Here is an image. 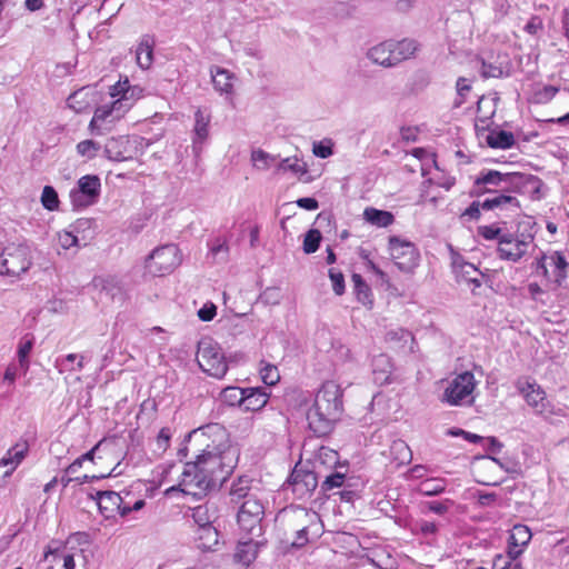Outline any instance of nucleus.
Masks as SVG:
<instances>
[{
  "mask_svg": "<svg viewBox=\"0 0 569 569\" xmlns=\"http://www.w3.org/2000/svg\"><path fill=\"white\" fill-rule=\"evenodd\" d=\"M212 438L206 443L196 461L187 462L179 482V490L201 499L209 491L216 490L230 477L238 462L239 452L230 443L227 430L219 423L198 428L190 437Z\"/></svg>",
  "mask_w": 569,
  "mask_h": 569,
  "instance_id": "nucleus-1",
  "label": "nucleus"
},
{
  "mask_svg": "<svg viewBox=\"0 0 569 569\" xmlns=\"http://www.w3.org/2000/svg\"><path fill=\"white\" fill-rule=\"evenodd\" d=\"M532 176L520 172L502 173L498 170H482L473 181L471 196H493V192L521 193Z\"/></svg>",
  "mask_w": 569,
  "mask_h": 569,
  "instance_id": "nucleus-2",
  "label": "nucleus"
},
{
  "mask_svg": "<svg viewBox=\"0 0 569 569\" xmlns=\"http://www.w3.org/2000/svg\"><path fill=\"white\" fill-rule=\"evenodd\" d=\"M342 412V393H316L307 413L310 430L317 437L329 435Z\"/></svg>",
  "mask_w": 569,
  "mask_h": 569,
  "instance_id": "nucleus-3",
  "label": "nucleus"
},
{
  "mask_svg": "<svg viewBox=\"0 0 569 569\" xmlns=\"http://www.w3.org/2000/svg\"><path fill=\"white\" fill-rule=\"evenodd\" d=\"M129 81L118 82L111 89V97H118L110 104H103L94 110L93 117L89 123V130L92 134L102 136L110 131L112 126L123 117L130 109L128 101Z\"/></svg>",
  "mask_w": 569,
  "mask_h": 569,
  "instance_id": "nucleus-4",
  "label": "nucleus"
},
{
  "mask_svg": "<svg viewBox=\"0 0 569 569\" xmlns=\"http://www.w3.org/2000/svg\"><path fill=\"white\" fill-rule=\"evenodd\" d=\"M197 362L203 372L214 378H222L228 370L221 347L210 337L198 342Z\"/></svg>",
  "mask_w": 569,
  "mask_h": 569,
  "instance_id": "nucleus-5",
  "label": "nucleus"
},
{
  "mask_svg": "<svg viewBox=\"0 0 569 569\" xmlns=\"http://www.w3.org/2000/svg\"><path fill=\"white\" fill-rule=\"evenodd\" d=\"M32 264L31 250L26 243H9L0 253V273L19 277Z\"/></svg>",
  "mask_w": 569,
  "mask_h": 569,
  "instance_id": "nucleus-6",
  "label": "nucleus"
},
{
  "mask_svg": "<svg viewBox=\"0 0 569 569\" xmlns=\"http://www.w3.org/2000/svg\"><path fill=\"white\" fill-rule=\"evenodd\" d=\"M533 240L535 234L531 232L507 230L498 242V257L505 261L519 262L532 247Z\"/></svg>",
  "mask_w": 569,
  "mask_h": 569,
  "instance_id": "nucleus-7",
  "label": "nucleus"
},
{
  "mask_svg": "<svg viewBox=\"0 0 569 569\" xmlns=\"http://www.w3.org/2000/svg\"><path fill=\"white\" fill-rule=\"evenodd\" d=\"M182 261L179 248L169 243L156 248L146 259V269L152 276L171 273Z\"/></svg>",
  "mask_w": 569,
  "mask_h": 569,
  "instance_id": "nucleus-8",
  "label": "nucleus"
},
{
  "mask_svg": "<svg viewBox=\"0 0 569 569\" xmlns=\"http://www.w3.org/2000/svg\"><path fill=\"white\" fill-rule=\"evenodd\" d=\"M517 193L493 192L485 199V211H492L499 224L506 226L509 219L520 216L522 209Z\"/></svg>",
  "mask_w": 569,
  "mask_h": 569,
  "instance_id": "nucleus-9",
  "label": "nucleus"
},
{
  "mask_svg": "<svg viewBox=\"0 0 569 569\" xmlns=\"http://www.w3.org/2000/svg\"><path fill=\"white\" fill-rule=\"evenodd\" d=\"M264 515V507L260 499L250 496L240 506L238 511V525L241 530L252 537H259L262 532L261 521Z\"/></svg>",
  "mask_w": 569,
  "mask_h": 569,
  "instance_id": "nucleus-10",
  "label": "nucleus"
},
{
  "mask_svg": "<svg viewBox=\"0 0 569 569\" xmlns=\"http://www.w3.org/2000/svg\"><path fill=\"white\" fill-rule=\"evenodd\" d=\"M389 252L399 270L403 272L412 271L419 261V252L416 246L397 236L389 238Z\"/></svg>",
  "mask_w": 569,
  "mask_h": 569,
  "instance_id": "nucleus-11",
  "label": "nucleus"
},
{
  "mask_svg": "<svg viewBox=\"0 0 569 569\" xmlns=\"http://www.w3.org/2000/svg\"><path fill=\"white\" fill-rule=\"evenodd\" d=\"M100 178L94 174H87L78 180L77 188L70 191V199L73 207L86 208L97 202L100 196Z\"/></svg>",
  "mask_w": 569,
  "mask_h": 569,
  "instance_id": "nucleus-12",
  "label": "nucleus"
},
{
  "mask_svg": "<svg viewBox=\"0 0 569 569\" xmlns=\"http://www.w3.org/2000/svg\"><path fill=\"white\" fill-rule=\"evenodd\" d=\"M96 500L100 512L106 517L110 518L114 512L124 517L129 515V502L126 501L119 492L116 491H98Z\"/></svg>",
  "mask_w": 569,
  "mask_h": 569,
  "instance_id": "nucleus-13",
  "label": "nucleus"
},
{
  "mask_svg": "<svg viewBox=\"0 0 569 569\" xmlns=\"http://www.w3.org/2000/svg\"><path fill=\"white\" fill-rule=\"evenodd\" d=\"M104 154L111 161H127L133 158L130 140L128 137L120 136L111 138L104 146Z\"/></svg>",
  "mask_w": 569,
  "mask_h": 569,
  "instance_id": "nucleus-14",
  "label": "nucleus"
},
{
  "mask_svg": "<svg viewBox=\"0 0 569 569\" xmlns=\"http://www.w3.org/2000/svg\"><path fill=\"white\" fill-rule=\"evenodd\" d=\"M531 537V531L526 525H515L510 530L508 556L517 559L523 552Z\"/></svg>",
  "mask_w": 569,
  "mask_h": 569,
  "instance_id": "nucleus-15",
  "label": "nucleus"
},
{
  "mask_svg": "<svg viewBox=\"0 0 569 569\" xmlns=\"http://www.w3.org/2000/svg\"><path fill=\"white\" fill-rule=\"evenodd\" d=\"M92 286L111 300L122 299L123 288L120 280L114 276H96L92 279Z\"/></svg>",
  "mask_w": 569,
  "mask_h": 569,
  "instance_id": "nucleus-16",
  "label": "nucleus"
},
{
  "mask_svg": "<svg viewBox=\"0 0 569 569\" xmlns=\"http://www.w3.org/2000/svg\"><path fill=\"white\" fill-rule=\"evenodd\" d=\"M390 41H382L367 51V58L375 64L381 66L383 68H393L395 61L392 57V49L390 47Z\"/></svg>",
  "mask_w": 569,
  "mask_h": 569,
  "instance_id": "nucleus-17",
  "label": "nucleus"
},
{
  "mask_svg": "<svg viewBox=\"0 0 569 569\" xmlns=\"http://www.w3.org/2000/svg\"><path fill=\"white\" fill-rule=\"evenodd\" d=\"M390 47L392 49V57L395 61V66H398L405 60H408L415 57L416 52L419 50L420 44L415 39H402L400 41L389 40Z\"/></svg>",
  "mask_w": 569,
  "mask_h": 569,
  "instance_id": "nucleus-18",
  "label": "nucleus"
},
{
  "mask_svg": "<svg viewBox=\"0 0 569 569\" xmlns=\"http://www.w3.org/2000/svg\"><path fill=\"white\" fill-rule=\"evenodd\" d=\"M26 452L27 447L24 445H16L7 451L6 456L0 460V471H2L3 479L12 475L23 460Z\"/></svg>",
  "mask_w": 569,
  "mask_h": 569,
  "instance_id": "nucleus-19",
  "label": "nucleus"
},
{
  "mask_svg": "<svg viewBox=\"0 0 569 569\" xmlns=\"http://www.w3.org/2000/svg\"><path fill=\"white\" fill-rule=\"evenodd\" d=\"M194 120L192 148L193 152L198 154L201 151V144L209 136L210 117L208 114L206 116L201 109H198L194 112Z\"/></svg>",
  "mask_w": 569,
  "mask_h": 569,
  "instance_id": "nucleus-20",
  "label": "nucleus"
},
{
  "mask_svg": "<svg viewBox=\"0 0 569 569\" xmlns=\"http://www.w3.org/2000/svg\"><path fill=\"white\" fill-rule=\"evenodd\" d=\"M392 373V363L390 358L380 353L372 359V376L377 386H383L390 381Z\"/></svg>",
  "mask_w": 569,
  "mask_h": 569,
  "instance_id": "nucleus-21",
  "label": "nucleus"
},
{
  "mask_svg": "<svg viewBox=\"0 0 569 569\" xmlns=\"http://www.w3.org/2000/svg\"><path fill=\"white\" fill-rule=\"evenodd\" d=\"M476 386L477 381L470 371L461 372L451 380H441L443 391H473Z\"/></svg>",
  "mask_w": 569,
  "mask_h": 569,
  "instance_id": "nucleus-22",
  "label": "nucleus"
},
{
  "mask_svg": "<svg viewBox=\"0 0 569 569\" xmlns=\"http://www.w3.org/2000/svg\"><path fill=\"white\" fill-rule=\"evenodd\" d=\"M548 258V267L551 269L553 281L561 286L565 279L567 278V269L568 262L565 256L560 251H553L550 254H547Z\"/></svg>",
  "mask_w": 569,
  "mask_h": 569,
  "instance_id": "nucleus-23",
  "label": "nucleus"
},
{
  "mask_svg": "<svg viewBox=\"0 0 569 569\" xmlns=\"http://www.w3.org/2000/svg\"><path fill=\"white\" fill-rule=\"evenodd\" d=\"M270 393H239L237 407L243 411H257L262 409L268 400Z\"/></svg>",
  "mask_w": 569,
  "mask_h": 569,
  "instance_id": "nucleus-24",
  "label": "nucleus"
},
{
  "mask_svg": "<svg viewBox=\"0 0 569 569\" xmlns=\"http://www.w3.org/2000/svg\"><path fill=\"white\" fill-rule=\"evenodd\" d=\"M154 40L150 36H143L137 46V63L142 69H148L153 62Z\"/></svg>",
  "mask_w": 569,
  "mask_h": 569,
  "instance_id": "nucleus-25",
  "label": "nucleus"
},
{
  "mask_svg": "<svg viewBox=\"0 0 569 569\" xmlns=\"http://www.w3.org/2000/svg\"><path fill=\"white\" fill-rule=\"evenodd\" d=\"M259 542L249 539L240 541L234 552V560L241 565L249 566L258 555Z\"/></svg>",
  "mask_w": 569,
  "mask_h": 569,
  "instance_id": "nucleus-26",
  "label": "nucleus"
},
{
  "mask_svg": "<svg viewBox=\"0 0 569 569\" xmlns=\"http://www.w3.org/2000/svg\"><path fill=\"white\" fill-rule=\"evenodd\" d=\"M291 480L293 490L300 491L301 495L313 491L318 483L316 473L311 471H293L291 475Z\"/></svg>",
  "mask_w": 569,
  "mask_h": 569,
  "instance_id": "nucleus-27",
  "label": "nucleus"
},
{
  "mask_svg": "<svg viewBox=\"0 0 569 569\" xmlns=\"http://www.w3.org/2000/svg\"><path fill=\"white\" fill-rule=\"evenodd\" d=\"M525 399L536 413L549 416L555 412V406L547 393H525Z\"/></svg>",
  "mask_w": 569,
  "mask_h": 569,
  "instance_id": "nucleus-28",
  "label": "nucleus"
},
{
  "mask_svg": "<svg viewBox=\"0 0 569 569\" xmlns=\"http://www.w3.org/2000/svg\"><path fill=\"white\" fill-rule=\"evenodd\" d=\"M486 142L493 149H509L516 143L515 136L506 130H491L486 137Z\"/></svg>",
  "mask_w": 569,
  "mask_h": 569,
  "instance_id": "nucleus-29",
  "label": "nucleus"
},
{
  "mask_svg": "<svg viewBox=\"0 0 569 569\" xmlns=\"http://www.w3.org/2000/svg\"><path fill=\"white\" fill-rule=\"evenodd\" d=\"M363 218L367 222L379 228H387L395 221V217L390 211L379 210L372 207L365 209Z\"/></svg>",
  "mask_w": 569,
  "mask_h": 569,
  "instance_id": "nucleus-30",
  "label": "nucleus"
},
{
  "mask_svg": "<svg viewBox=\"0 0 569 569\" xmlns=\"http://www.w3.org/2000/svg\"><path fill=\"white\" fill-rule=\"evenodd\" d=\"M351 280L353 283V289H355L358 301L365 306H367V305L371 306L372 305V292H371L370 287L363 280V278L358 273H353L351 277Z\"/></svg>",
  "mask_w": 569,
  "mask_h": 569,
  "instance_id": "nucleus-31",
  "label": "nucleus"
},
{
  "mask_svg": "<svg viewBox=\"0 0 569 569\" xmlns=\"http://www.w3.org/2000/svg\"><path fill=\"white\" fill-rule=\"evenodd\" d=\"M212 73V82L214 86V89L217 91H220L221 93H230L232 90V74L221 68H217V70Z\"/></svg>",
  "mask_w": 569,
  "mask_h": 569,
  "instance_id": "nucleus-32",
  "label": "nucleus"
},
{
  "mask_svg": "<svg viewBox=\"0 0 569 569\" xmlns=\"http://www.w3.org/2000/svg\"><path fill=\"white\" fill-rule=\"evenodd\" d=\"M479 400L478 397H472V393H442L440 401L448 406L463 407L476 405Z\"/></svg>",
  "mask_w": 569,
  "mask_h": 569,
  "instance_id": "nucleus-33",
  "label": "nucleus"
},
{
  "mask_svg": "<svg viewBox=\"0 0 569 569\" xmlns=\"http://www.w3.org/2000/svg\"><path fill=\"white\" fill-rule=\"evenodd\" d=\"M198 539L201 541L199 547L202 549H210L213 545L218 543V531L210 522H204L199 529Z\"/></svg>",
  "mask_w": 569,
  "mask_h": 569,
  "instance_id": "nucleus-34",
  "label": "nucleus"
},
{
  "mask_svg": "<svg viewBox=\"0 0 569 569\" xmlns=\"http://www.w3.org/2000/svg\"><path fill=\"white\" fill-rule=\"evenodd\" d=\"M84 356L77 353H69L64 357L57 359V366L60 371L64 370H81L83 368Z\"/></svg>",
  "mask_w": 569,
  "mask_h": 569,
  "instance_id": "nucleus-35",
  "label": "nucleus"
},
{
  "mask_svg": "<svg viewBox=\"0 0 569 569\" xmlns=\"http://www.w3.org/2000/svg\"><path fill=\"white\" fill-rule=\"evenodd\" d=\"M507 230L506 226L499 224V222L497 224L480 226L477 229L478 234L485 240H497L498 242Z\"/></svg>",
  "mask_w": 569,
  "mask_h": 569,
  "instance_id": "nucleus-36",
  "label": "nucleus"
},
{
  "mask_svg": "<svg viewBox=\"0 0 569 569\" xmlns=\"http://www.w3.org/2000/svg\"><path fill=\"white\" fill-rule=\"evenodd\" d=\"M260 378L266 386L273 387L279 382L280 373L276 366L261 361Z\"/></svg>",
  "mask_w": 569,
  "mask_h": 569,
  "instance_id": "nucleus-37",
  "label": "nucleus"
},
{
  "mask_svg": "<svg viewBox=\"0 0 569 569\" xmlns=\"http://www.w3.org/2000/svg\"><path fill=\"white\" fill-rule=\"evenodd\" d=\"M457 98L453 102L455 108H460L467 100L471 91V81L465 77H459L456 82Z\"/></svg>",
  "mask_w": 569,
  "mask_h": 569,
  "instance_id": "nucleus-38",
  "label": "nucleus"
},
{
  "mask_svg": "<svg viewBox=\"0 0 569 569\" xmlns=\"http://www.w3.org/2000/svg\"><path fill=\"white\" fill-rule=\"evenodd\" d=\"M446 489L443 479H430L421 482L419 491L423 496H437Z\"/></svg>",
  "mask_w": 569,
  "mask_h": 569,
  "instance_id": "nucleus-39",
  "label": "nucleus"
},
{
  "mask_svg": "<svg viewBox=\"0 0 569 569\" xmlns=\"http://www.w3.org/2000/svg\"><path fill=\"white\" fill-rule=\"evenodd\" d=\"M276 158V156H272L261 149H257L251 152V160L253 166L260 170H267L270 168Z\"/></svg>",
  "mask_w": 569,
  "mask_h": 569,
  "instance_id": "nucleus-40",
  "label": "nucleus"
},
{
  "mask_svg": "<svg viewBox=\"0 0 569 569\" xmlns=\"http://www.w3.org/2000/svg\"><path fill=\"white\" fill-rule=\"evenodd\" d=\"M41 203L47 210L50 211L57 210L59 208L58 193L53 187L46 186L43 188L41 194Z\"/></svg>",
  "mask_w": 569,
  "mask_h": 569,
  "instance_id": "nucleus-41",
  "label": "nucleus"
},
{
  "mask_svg": "<svg viewBox=\"0 0 569 569\" xmlns=\"http://www.w3.org/2000/svg\"><path fill=\"white\" fill-rule=\"evenodd\" d=\"M278 171H291L296 174H305L307 172V168L305 163H300L297 158H286L282 159L277 168Z\"/></svg>",
  "mask_w": 569,
  "mask_h": 569,
  "instance_id": "nucleus-42",
  "label": "nucleus"
},
{
  "mask_svg": "<svg viewBox=\"0 0 569 569\" xmlns=\"http://www.w3.org/2000/svg\"><path fill=\"white\" fill-rule=\"evenodd\" d=\"M321 233L317 229H310L303 239V251L306 253H313L318 250L320 241H321Z\"/></svg>",
  "mask_w": 569,
  "mask_h": 569,
  "instance_id": "nucleus-43",
  "label": "nucleus"
},
{
  "mask_svg": "<svg viewBox=\"0 0 569 569\" xmlns=\"http://www.w3.org/2000/svg\"><path fill=\"white\" fill-rule=\"evenodd\" d=\"M210 253L220 261H226L229 253V247L226 239L216 238L209 243Z\"/></svg>",
  "mask_w": 569,
  "mask_h": 569,
  "instance_id": "nucleus-44",
  "label": "nucleus"
},
{
  "mask_svg": "<svg viewBox=\"0 0 569 569\" xmlns=\"http://www.w3.org/2000/svg\"><path fill=\"white\" fill-rule=\"evenodd\" d=\"M452 264L466 281L469 280V277H475L476 274L482 276V273L475 267V264L466 262L461 258L455 259Z\"/></svg>",
  "mask_w": 569,
  "mask_h": 569,
  "instance_id": "nucleus-45",
  "label": "nucleus"
},
{
  "mask_svg": "<svg viewBox=\"0 0 569 569\" xmlns=\"http://www.w3.org/2000/svg\"><path fill=\"white\" fill-rule=\"evenodd\" d=\"M558 91L559 89L557 87L550 84L538 88L533 92V101L536 103H548L553 99Z\"/></svg>",
  "mask_w": 569,
  "mask_h": 569,
  "instance_id": "nucleus-46",
  "label": "nucleus"
},
{
  "mask_svg": "<svg viewBox=\"0 0 569 569\" xmlns=\"http://www.w3.org/2000/svg\"><path fill=\"white\" fill-rule=\"evenodd\" d=\"M249 480L240 478L238 482L233 483L230 490L232 500L247 499L252 496L250 492Z\"/></svg>",
  "mask_w": 569,
  "mask_h": 569,
  "instance_id": "nucleus-47",
  "label": "nucleus"
},
{
  "mask_svg": "<svg viewBox=\"0 0 569 569\" xmlns=\"http://www.w3.org/2000/svg\"><path fill=\"white\" fill-rule=\"evenodd\" d=\"M100 150V144L93 140H83L77 144V152L88 159H93Z\"/></svg>",
  "mask_w": 569,
  "mask_h": 569,
  "instance_id": "nucleus-48",
  "label": "nucleus"
},
{
  "mask_svg": "<svg viewBox=\"0 0 569 569\" xmlns=\"http://www.w3.org/2000/svg\"><path fill=\"white\" fill-rule=\"evenodd\" d=\"M86 94L84 89H80L71 93L67 100L69 108L73 109L78 113L86 110L88 107V102L83 99Z\"/></svg>",
  "mask_w": 569,
  "mask_h": 569,
  "instance_id": "nucleus-49",
  "label": "nucleus"
},
{
  "mask_svg": "<svg viewBox=\"0 0 569 569\" xmlns=\"http://www.w3.org/2000/svg\"><path fill=\"white\" fill-rule=\"evenodd\" d=\"M391 451L399 455L397 457L399 463L409 462L411 459V451L408 445L402 440L393 441L391 446Z\"/></svg>",
  "mask_w": 569,
  "mask_h": 569,
  "instance_id": "nucleus-50",
  "label": "nucleus"
},
{
  "mask_svg": "<svg viewBox=\"0 0 569 569\" xmlns=\"http://www.w3.org/2000/svg\"><path fill=\"white\" fill-rule=\"evenodd\" d=\"M33 347V339L24 337L18 348V358L22 367L28 366V356Z\"/></svg>",
  "mask_w": 569,
  "mask_h": 569,
  "instance_id": "nucleus-51",
  "label": "nucleus"
},
{
  "mask_svg": "<svg viewBox=\"0 0 569 569\" xmlns=\"http://www.w3.org/2000/svg\"><path fill=\"white\" fill-rule=\"evenodd\" d=\"M345 473L335 472L326 477L323 480L321 488L323 491H329L335 488H340L345 482Z\"/></svg>",
  "mask_w": 569,
  "mask_h": 569,
  "instance_id": "nucleus-52",
  "label": "nucleus"
},
{
  "mask_svg": "<svg viewBox=\"0 0 569 569\" xmlns=\"http://www.w3.org/2000/svg\"><path fill=\"white\" fill-rule=\"evenodd\" d=\"M329 278L332 282V289L337 296H341L345 292V277L341 271L333 268L329 270Z\"/></svg>",
  "mask_w": 569,
  "mask_h": 569,
  "instance_id": "nucleus-53",
  "label": "nucleus"
},
{
  "mask_svg": "<svg viewBox=\"0 0 569 569\" xmlns=\"http://www.w3.org/2000/svg\"><path fill=\"white\" fill-rule=\"evenodd\" d=\"M480 73L482 78H500L503 73L501 67L481 60Z\"/></svg>",
  "mask_w": 569,
  "mask_h": 569,
  "instance_id": "nucleus-54",
  "label": "nucleus"
},
{
  "mask_svg": "<svg viewBox=\"0 0 569 569\" xmlns=\"http://www.w3.org/2000/svg\"><path fill=\"white\" fill-rule=\"evenodd\" d=\"M472 397H478L479 400L473 405L478 412L487 413L493 405L490 393H472Z\"/></svg>",
  "mask_w": 569,
  "mask_h": 569,
  "instance_id": "nucleus-55",
  "label": "nucleus"
},
{
  "mask_svg": "<svg viewBox=\"0 0 569 569\" xmlns=\"http://www.w3.org/2000/svg\"><path fill=\"white\" fill-rule=\"evenodd\" d=\"M452 506L453 501L450 499H446L443 501H429L426 503L428 510L436 515H445Z\"/></svg>",
  "mask_w": 569,
  "mask_h": 569,
  "instance_id": "nucleus-56",
  "label": "nucleus"
},
{
  "mask_svg": "<svg viewBox=\"0 0 569 569\" xmlns=\"http://www.w3.org/2000/svg\"><path fill=\"white\" fill-rule=\"evenodd\" d=\"M481 210L485 211V200L472 201L470 206L463 211L462 217H467L470 220H479L481 216Z\"/></svg>",
  "mask_w": 569,
  "mask_h": 569,
  "instance_id": "nucleus-57",
  "label": "nucleus"
},
{
  "mask_svg": "<svg viewBox=\"0 0 569 569\" xmlns=\"http://www.w3.org/2000/svg\"><path fill=\"white\" fill-rule=\"evenodd\" d=\"M260 300L266 305H278L280 302V291L278 288H267L261 295Z\"/></svg>",
  "mask_w": 569,
  "mask_h": 569,
  "instance_id": "nucleus-58",
  "label": "nucleus"
},
{
  "mask_svg": "<svg viewBox=\"0 0 569 569\" xmlns=\"http://www.w3.org/2000/svg\"><path fill=\"white\" fill-rule=\"evenodd\" d=\"M409 339H412V335L410 331L398 328L396 330H389L386 333V340L387 341H405L407 342Z\"/></svg>",
  "mask_w": 569,
  "mask_h": 569,
  "instance_id": "nucleus-59",
  "label": "nucleus"
},
{
  "mask_svg": "<svg viewBox=\"0 0 569 569\" xmlns=\"http://www.w3.org/2000/svg\"><path fill=\"white\" fill-rule=\"evenodd\" d=\"M536 273L541 274L547 280H553L552 273L550 272L548 267V258L546 253H543L540 258L537 259Z\"/></svg>",
  "mask_w": 569,
  "mask_h": 569,
  "instance_id": "nucleus-60",
  "label": "nucleus"
},
{
  "mask_svg": "<svg viewBox=\"0 0 569 569\" xmlns=\"http://www.w3.org/2000/svg\"><path fill=\"white\" fill-rule=\"evenodd\" d=\"M58 241L60 247L66 250L78 246V238L72 232L69 231L60 232L58 236Z\"/></svg>",
  "mask_w": 569,
  "mask_h": 569,
  "instance_id": "nucleus-61",
  "label": "nucleus"
},
{
  "mask_svg": "<svg viewBox=\"0 0 569 569\" xmlns=\"http://www.w3.org/2000/svg\"><path fill=\"white\" fill-rule=\"evenodd\" d=\"M495 569H521L520 565L516 561V559L509 556V559H506L501 556L497 558L493 563Z\"/></svg>",
  "mask_w": 569,
  "mask_h": 569,
  "instance_id": "nucleus-62",
  "label": "nucleus"
},
{
  "mask_svg": "<svg viewBox=\"0 0 569 569\" xmlns=\"http://www.w3.org/2000/svg\"><path fill=\"white\" fill-rule=\"evenodd\" d=\"M217 315V307L213 303H206L198 310V317L202 321H211Z\"/></svg>",
  "mask_w": 569,
  "mask_h": 569,
  "instance_id": "nucleus-63",
  "label": "nucleus"
},
{
  "mask_svg": "<svg viewBox=\"0 0 569 569\" xmlns=\"http://www.w3.org/2000/svg\"><path fill=\"white\" fill-rule=\"evenodd\" d=\"M171 431L169 428H162L157 437V447L159 450L164 451L169 447Z\"/></svg>",
  "mask_w": 569,
  "mask_h": 569,
  "instance_id": "nucleus-64",
  "label": "nucleus"
}]
</instances>
